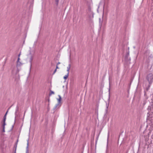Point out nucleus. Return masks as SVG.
Segmentation results:
<instances>
[{
    "instance_id": "f257e3e1",
    "label": "nucleus",
    "mask_w": 153,
    "mask_h": 153,
    "mask_svg": "<svg viewBox=\"0 0 153 153\" xmlns=\"http://www.w3.org/2000/svg\"><path fill=\"white\" fill-rule=\"evenodd\" d=\"M30 48V53L28 55V57L29 59V62L30 63V69H31L32 66V62L33 59V54L34 53V51H31Z\"/></svg>"
},
{
    "instance_id": "f03ea898",
    "label": "nucleus",
    "mask_w": 153,
    "mask_h": 153,
    "mask_svg": "<svg viewBox=\"0 0 153 153\" xmlns=\"http://www.w3.org/2000/svg\"><path fill=\"white\" fill-rule=\"evenodd\" d=\"M58 96L59 97V98L57 99V100L58 102V103L55 105L54 108V109L59 108L61 106V97L59 95Z\"/></svg>"
},
{
    "instance_id": "7ed1b4c3",
    "label": "nucleus",
    "mask_w": 153,
    "mask_h": 153,
    "mask_svg": "<svg viewBox=\"0 0 153 153\" xmlns=\"http://www.w3.org/2000/svg\"><path fill=\"white\" fill-rule=\"evenodd\" d=\"M147 79L149 82V83H151L153 79V74L152 73L148 74L147 76Z\"/></svg>"
},
{
    "instance_id": "20e7f679",
    "label": "nucleus",
    "mask_w": 153,
    "mask_h": 153,
    "mask_svg": "<svg viewBox=\"0 0 153 153\" xmlns=\"http://www.w3.org/2000/svg\"><path fill=\"white\" fill-rule=\"evenodd\" d=\"M22 65V63L20 62H17L16 67L17 68V70L16 72V74H17L19 71L20 70L18 68V67Z\"/></svg>"
},
{
    "instance_id": "39448f33",
    "label": "nucleus",
    "mask_w": 153,
    "mask_h": 153,
    "mask_svg": "<svg viewBox=\"0 0 153 153\" xmlns=\"http://www.w3.org/2000/svg\"><path fill=\"white\" fill-rule=\"evenodd\" d=\"M19 110V107L18 106H17L16 108V110L15 112V120L16 119V118L18 116V114H17V112Z\"/></svg>"
},
{
    "instance_id": "423d86ee",
    "label": "nucleus",
    "mask_w": 153,
    "mask_h": 153,
    "mask_svg": "<svg viewBox=\"0 0 153 153\" xmlns=\"http://www.w3.org/2000/svg\"><path fill=\"white\" fill-rule=\"evenodd\" d=\"M27 146L26 147L27 150H26V153H28L29 151L28 150V146H29V143L28 142L27 143Z\"/></svg>"
},
{
    "instance_id": "0eeeda50",
    "label": "nucleus",
    "mask_w": 153,
    "mask_h": 153,
    "mask_svg": "<svg viewBox=\"0 0 153 153\" xmlns=\"http://www.w3.org/2000/svg\"><path fill=\"white\" fill-rule=\"evenodd\" d=\"M68 74H67L66 75H65L64 77V79H66L68 77Z\"/></svg>"
},
{
    "instance_id": "6e6552de",
    "label": "nucleus",
    "mask_w": 153,
    "mask_h": 153,
    "mask_svg": "<svg viewBox=\"0 0 153 153\" xmlns=\"http://www.w3.org/2000/svg\"><path fill=\"white\" fill-rule=\"evenodd\" d=\"M109 102L108 104L106 103V111H108V107L109 106Z\"/></svg>"
},
{
    "instance_id": "1a4fd4ad",
    "label": "nucleus",
    "mask_w": 153,
    "mask_h": 153,
    "mask_svg": "<svg viewBox=\"0 0 153 153\" xmlns=\"http://www.w3.org/2000/svg\"><path fill=\"white\" fill-rule=\"evenodd\" d=\"M71 64H69L68 65V66L67 67V69H69L70 70V68H71Z\"/></svg>"
},
{
    "instance_id": "9d476101",
    "label": "nucleus",
    "mask_w": 153,
    "mask_h": 153,
    "mask_svg": "<svg viewBox=\"0 0 153 153\" xmlns=\"http://www.w3.org/2000/svg\"><path fill=\"white\" fill-rule=\"evenodd\" d=\"M55 1L56 4V5H58L59 1V0H55Z\"/></svg>"
},
{
    "instance_id": "9b49d317",
    "label": "nucleus",
    "mask_w": 153,
    "mask_h": 153,
    "mask_svg": "<svg viewBox=\"0 0 153 153\" xmlns=\"http://www.w3.org/2000/svg\"><path fill=\"white\" fill-rule=\"evenodd\" d=\"M52 94H54V92L53 91H51L50 95H51Z\"/></svg>"
},
{
    "instance_id": "f8f14e48",
    "label": "nucleus",
    "mask_w": 153,
    "mask_h": 153,
    "mask_svg": "<svg viewBox=\"0 0 153 153\" xmlns=\"http://www.w3.org/2000/svg\"><path fill=\"white\" fill-rule=\"evenodd\" d=\"M6 124L5 122H3V124H2V127H5V125Z\"/></svg>"
},
{
    "instance_id": "ddd939ff",
    "label": "nucleus",
    "mask_w": 153,
    "mask_h": 153,
    "mask_svg": "<svg viewBox=\"0 0 153 153\" xmlns=\"http://www.w3.org/2000/svg\"><path fill=\"white\" fill-rule=\"evenodd\" d=\"M3 129H2V132H5V127H2Z\"/></svg>"
},
{
    "instance_id": "4468645a",
    "label": "nucleus",
    "mask_w": 153,
    "mask_h": 153,
    "mask_svg": "<svg viewBox=\"0 0 153 153\" xmlns=\"http://www.w3.org/2000/svg\"><path fill=\"white\" fill-rule=\"evenodd\" d=\"M10 108H8V110H7V111L6 112V113H5V115L6 116V115H7V112H8V110H9V109H10Z\"/></svg>"
},
{
    "instance_id": "2eb2a0df",
    "label": "nucleus",
    "mask_w": 153,
    "mask_h": 153,
    "mask_svg": "<svg viewBox=\"0 0 153 153\" xmlns=\"http://www.w3.org/2000/svg\"><path fill=\"white\" fill-rule=\"evenodd\" d=\"M19 60H20L19 57H18V59H17V62H19Z\"/></svg>"
},
{
    "instance_id": "dca6fc26",
    "label": "nucleus",
    "mask_w": 153,
    "mask_h": 153,
    "mask_svg": "<svg viewBox=\"0 0 153 153\" xmlns=\"http://www.w3.org/2000/svg\"><path fill=\"white\" fill-rule=\"evenodd\" d=\"M69 69H67V71L68 72V73L67 74H69Z\"/></svg>"
},
{
    "instance_id": "f3484780",
    "label": "nucleus",
    "mask_w": 153,
    "mask_h": 153,
    "mask_svg": "<svg viewBox=\"0 0 153 153\" xmlns=\"http://www.w3.org/2000/svg\"><path fill=\"white\" fill-rule=\"evenodd\" d=\"M6 119L5 118H4L3 122H5Z\"/></svg>"
},
{
    "instance_id": "a211bd4d",
    "label": "nucleus",
    "mask_w": 153,
    "mask_h": 153,
    "mask_svg": "<svg viewBox=\"0 0 153 153\" xmlns=\"http://www.w3.org/2000/svg\"><path fill=\"white\" fill-rule=\"evenodd\" d=\"M56 69H55V70H54V72H53V74H55V73L56 72Z\"/></svg>"
},
{
    "instance_id": "6ab92c4d",
    "label": "nucleus",
    "mask_w": 153,
    "mask_h": 153,
    "mask_svg": "<svg viewBox=\"0 0 153 153\" xmlns=\"http://www.w3.org/2000/svg\"><path fill=\"white\" fill-rule=\"evenodd\" d=\"M59 68V67H58V65H56V69H58Z\"/></svg>"
},
{
    "instance_id": "aec40b11",
    "label": "nucleus",
    "mask_w": 153,
    "mask_h": 153,
    "mask_svg": "<svg viewBox=\"0 0 153 153\" xmlns=\"http://www.w3.org/2000/svg\"><path fill=\"white\" fill-rule=\"evenodd\" d=\"M21 55V53H19V54L18 55V57H19Z\"/></svg>"
},
{
    "instance_id": "412c9836",
    "label": "nucleus",
    "mask_w": 153,
    "mask_h": 153,
    "mask_svg": "<svg viewBox=\"0 0 153 153\" xmlns=\"http://www.w3.org/2000/svg\"><path fill=\"white\" fill-rule=\"evenodd\" d=\"M60 63V62H58V63L57 64V65H59V64Z\"/></svg>"
},
{
    "instance_id": "4be33fe9",
    "label": "nucleus",
    "mask_w": 153,
    "mask_h": 153,
    "mask_svg": "<svg viewBox=\"0 0 153 153\" xmlns=\"http://www.w3.org/2000/svg\"><path fill=\"white\" fill-rule=\"evenodd\" d=\"M4 118H5V119H6V116L4 115Z\"/></svg>"
},
{
    "instance_id": "5701e85b",
    "label": "nucleus",
    "mask_w": 153,
    "mask_h": 153,
    "mask_svg": "<svg viewBox=\"0 0 153 153\" xmlns=\"http://www.w3.org/2000/svg\"><path fill=\"white\" fill-rule=\"evenodd\" d=\"M15 153H16V152H15Z\"/></svg>"
}]
</instances>
